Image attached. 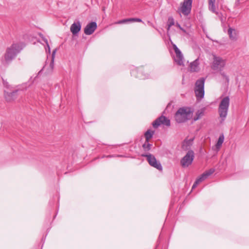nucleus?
Masks as SVG:
<instances>
[{"label": "nucleus", "mask_w": 249, "mask_h": 249, "mask_svg": "<svg viewBox=\"0 0 249 249\" xmlns=\"http://www.w3.org/2000/svg\"><path fill=\"white\" fill-rule=\"evenodd\" d=\"M174 24V20L173 18H168V29L167 30H169L170 29V28L173 26Z\"/></svg>", "instance_id": "nucleus-28"}, {"label": "nucleus", "mask_w": 249, "mask_h": 249, "mask_svg": "<svg viewBox=\"0 0 249 249\" xmlns=\"http://www.w3.org/2000/svg\"><path fill=\"white\" fill-rule=\"evenodd\" d=\"M215 3V0H208L209 9L217 16L220 20L221 23L223 24L225 22L226 18L223 16L222 13L216 11Z\"/></svg>", "instance_id": "nucleus-9"}, {"label": "nucleus", "mask_w": 249, "mask_h": 249, "mask_svg": "<svg viewBox=\"0 0 249 249\" xmlns=\"http://www.w3.org/2000/svg\"><path fill=\"white\" fill-rule=\"evenodd\" d=\"M224 136L223 134L220 135L218 138V141L216 144V147L217 148H218V149L220 148V147L221 146L222 143L224 142Z\"/></svg>", "instance_id": "nucleus-24"}, {"label": "nucleus", "mask_w": 249, "mask_h": 249, "mask_svg": "<svg viewBox=\"0 0 249 249\" xmlns=\"http://www.w3.org/2000/svg\"><path fill=\"white\" fill-rule=\"evenodd\" d=\"M192 113V111L190 108H179L175 114V120L178 123H184L190 119Z\"/></svg>", "instance_id": "nucleus-3"}, {"label": "nucleus", "mask_w": 249, "mask_h": 249, "mask_svg": "<svg viewBox=\"0 0 249 249\" xmlns=\"http://www.w3.org/2000/svg\"><path fill=\"white\" fill-rule=\"evenodd\" d=\"M204 113V108H201V109L198 110L196 112V116L194 117V121H196L200 119L203 115Z\"/></svg>", "instance_id": "nucleus-21"}, {"label": "nucleus", "mask_w": 249, "mask_h": 249, "mask_svg": "<svg viewBox=\"0 0 249 249\" xmlns=\"http://www.w3.org/2000/svg\"><path fill=\"white\" fill-rule=\"evenodd\" d=\"M142 69V68H140L139 69L136 68L132 70L131 72V75L141 79L149 78V75L148 73H144Z\"/></svg>", "instance_id": "nucleus-14"}, {"label": "nucleus", "mask_w": 249, "mask_h": 249, "mask_svg": "<svg viewBox=\"0 0 249 249\" xmlns=\"http://www.w3.org/2000/svg\"><path fill=\"white\" fill-rule=\"evenodd\" d=\"M230 99L229 96L223 98L219 104L218 112L221 119V123L224 121L227 117L230 106Z\"/></svg>", "instance_id": "nucleus-2"}, {"label": "nucleus", "mask_w": 249, "mask_h": 249, "mask_svg": "<svg viewBox=\"0 0 249 249\" xmlns=\"http://www.w3.org/2000/svg\"><path fill=\"white\" fill-rule=\"evenodd\" d=\"M124 157V156L122 155H108V156H103L102 158H105V157H106V158H114V157Z\"/></svg>", "instance_id": "nucleus-30"}, {"label": "nucleus", "mask_w": 249, "mask_h": 249, "mask_svg": "<svg viewBox=\"0 0 249 249\" xmlns=\"http://www.w3.org/2000/svg\"><path fill=\"white\" fill-rule=\"evenodd\" d=\"M226 60L220 56L213 55V60L211 65V68L214 71H223L226 66Z\"/></svg>", "instance_id": "nucleus-6"}, {"label": "nucleus", "mask_w": 249, "mask_h": 249, "mask_svg": "<svg viewBox=\"0 0 249 249\" xmlns=\"http://www.w3.org/2000/svg\"><path fill=\"white\" fill-rule=\"evenodd\" d=\"M199 62L198 58L196 59L190 65V70L191 72H198L199 70Z\"/></svg>", "instance_id": "nucleus-18"}, {"label": "nucleus", "mask_w": 249, "mask_h": 249, "mask_svg": "<svg viewBox=\"0 0 249 249\" xmlns=\"http://www.w3.org/2000/svg\"><path fill=\"white\" fill-rule=\"evenodd\" d=\"M240 2V0H236L235 4L236 5L239 4Z\"/></svg>", "instance_id": "nucleus-32"}, {"label": "nucleus", "mask_w": 249, "mask_h": 249, "mask_svg": "<svg viewBox=\"0 0 249 249\" xmlns=\"http://www.w3.org/2000/svg\"><path fill=\"white\" fill-rule=\"evenodd\" d=\"M3 85L4 86V87L8 88V86L9 85H8V83L7 82H5L4 80H3Z\"/></svg>", "instance_id": "nucleus-31"}, {"label": "nucleus", "mask_w": 249, "mask_h": 249, "mask_svg": "<svg viewBox=\"0 0 249 249\" xmlns=\"http://www.w3.org/2000/svg\"><path fill=\"white\" fill-rule=\"evenodd\" d=\"M160 124H163L167 126L170 125V121L166 117L161 115L155 120L153 123L152 125L154 128L158 127Z\"/></svg>", "instance_id": "nucleus-12"}, {"label": "nucleus", "mask_w": 249, "mask_h": 249, "mask_svg": "<svg viewBox=\"0 0 249 249\" xmlns=\"http://www.w3.org/2000/svg\"><path fill=\"white\" fill-rule=\"evenodd\" d=\"M18 91V90L12 91L11 92L4 91V95L6 99L8 101L15 99L16 98L15 95Z\"/></svg>", "instance_id": "nucleus-19"}, {"label": "nucleus", "mask_w": 249, "mask_h": 249, "mask_svg": "<svg viewBox=\"0 0 249 249\" xmlns=\"http://www.w3.org/2000/svg\"><path fill=\"white\" fill-rule=\"evenodd\" d=\"M214 172V170L212 168L203 173L198 178H196L192 186V189L196 187L199 183L207 178L210 175L213 174Z\"/></svg>", "instance_id": "nucleus-10"}, {"label": "nucleus", "mask_w": 249, "mask_h": 249, "mask_svg": "<svg viewBox=\"0 0 249 249\" xmlns=\"http://www.w3.org/2000/svg\"><path fill=\"white\" fill-rule=\"evenodd\" d=\"M154 133V131H151L150 130H148L145 133V134H144L146 141L149 142V139H150L152 137Z\"/></svg>", "instance_id": "nucleus-25"}, {"label": "nucleus", "mask_w": 249, "mask_h": 249, "mask_svg": "<svg viewBox=\"0 0 249 249\" xmlns=\"http://www.w3.org/2000/svg\"><path fill=\"white\" fill-rule=\"evenodd\" d=\"M228 34L231 39H234L236 38V32L235 29L230 27L228 30Z\"/></svg>", "instance_id": "nucleus-23"}, {"label": "nucleus", "mask_w": 249, "mask_h": 249, "mask_svg": "<svg viewBox=\"0 0 249 249\" xmlns=\"http://www.w3.org/2000/svg\"><path fill=\"white\" fill-rule=\"evenodd\" d=\"M56 52V49H54L53 51V53H52V59H51V62H50L49 66L48 67L47 65H46L43 67V68L42 70H46L47 73H48V74L51 73L53 71V67H54V56H55V54Z\"/></svg>", "instance_id": "nucleus-16"}, {"label": "nucleus", "mask_w": 249, "mask_h": 249, "mask_svg": "<svg viewBox=\"0 0 249 249\" xmlns=\"http://www.w3.org/2000/svg\"><path fill=\"white\" fill-rule=\"evenodd\" d=\"M81 29V24L79 21L74 22L71 24L70 30L73 35H76L80 31Z\"/></svg>", "instance_id": "nucleus-17"}, {"label": "nucleus", "mask_w": 249, "mask_h": 249, "mask_svg": "<svg viewBox=\"0 0 249 249\" xmlns=\"http://www.w3.org/2000/svg\"><path fill=\"white\" fill-rule=\"evenodd\" d=\"M42 38L43 40L46 43V44L47 45V47L45 48L46 52L48 51L49 53H50L51 49H50V46L49 45L48 40L45 37H42Z\"/></svg>", "instance_id": "nucleus-27"}, {"label": "nucleus", "mask_w": 249, "mask_h": 249, "mask_svg": "<svg viewBox=\"0 0 249 249\" xmlns=\"http://www.w3.org/2000/svg\"><path fill=\"white\" fill-rule=\"evenodd\" d=\"M214 172V170L212 168L203 173L198 178H196L192 186V189L196 187L199 183L207 178L210 175L213 174Z\"/></svg>", "instance_id": "nucleus-11"}, {"label": "nucleus", "mask_w": 249, "mask_h": 249, "mask_svg": "<svg viewBox=\"0 0 249 249\" xmlns=\"http://www.w3.org/2000/svg\"><path fill=\"white\" fill-rule=\"evenodd\" d=\"M141 156L146 158V160L150 166L156 168L159 171L162 170V167L160 162L157 160L154 155L151 154H142Z\"/></svg>", "instance_id": "nucleus-7"}, {"label": "nucleus", "mask_w": 249, "mask_h": 249, "mask_svg": "<svg viewBox=\"0 0 249 249\" xmlns=\"http://www.w3.org/2000/svg\"><path fill=\"white\" fill-rule=\"evenodd\" d=\"M171 44L176 53V56L174 58L175 61L179 66L184 65V58L181 51L176 44L172 42H171Z\"/></svg>", "instance_id": "nucleus-8"}, {"label": "nucleus", "mask_w": 249, "mask_h": 249, "mask_svg": "<svg viewBox=\"0 0 249 249\" xmlns=\"http://www.w3.org/2000/svg\"><path fill=\"white\" fill-rule=\"evenodd\" d=\"M193 141V139H192L184 140L182 145L183 148L185 150H188L192 144Z\"/></svg>", "instance_id": "nucleus-22"}, {"label": "nucleus", "mask_w": 249, "mask_h": 249, "mask_svg": "<svg viewBox=\"0 0 249 249\" xmlns=\"http://www.w3.org/2000/svg\"><path fill=\"white\" fill-rule=\"evenodd\" d=\"M194 158L195 153L193 150H188L186 155L180 160L181 166L183 168L188 167L192 164Z\"/></svg>", "instance_id": "nucleus-5"}, {"label": "nucleus", "mask_w": 249, "mask_h": 249, "mask_svg": "<svg viewBox=\"0 0 249 249\" xmlns=\"http://www.w3.org/2000/svg\"><path fill=\"white\" fill-rule=\"evenodd\" d=\"M97 27V23L95 21H92L89 23L84 29V33L86 35H90L92 34Z\"/></svg>", "instance_id": "nucleus-15"}, {"label": "nucleus", "mask_w": 249, "mask_h": 249, "mask_svg": "<svg viewBox=\"0 0 249 249\" xmlns=\"http://www.w3.org/2000/svg\"><path fill=\"white\" fill-rule=\"evenodd\" d=\"M142 22V20L141 18H126L123 20H121L117 21L116 24H123L125 23L128 22Z\"/></svg>", "instance_id": "nucleus-20"}, {"label": "nucleus", "mask_w": 249, "mask_h": 249, "mask_svg": "<svg viewBox=\"0 0 249 249\" xmlns=\"http://www.w3.org/2000/svg\"><path fill=\"white\" fill-rule=\"evenodd\" d=\"M21 50L22 48L18 44H13L10 47L7 48L4 55L3 64H8L11 62Z\"/></svg>", "instance_id": "nucleus-1"}, {"label": "nucleus", "mask_w": 249, "mask_h": 249, "mask_svg": "<svg viewBox=\"0 0 249 249\" xmlns=\"http://www.w3.org/2000/svg\"><path fill=\"white\" fill-rule=\"evenodd\" d=\"M205 80V78L201 77L197 79L195 83L194 92L197 100H201L204 98Z\"/></svg>", "instance_id": "nucleus-4"}, {"label": "nucleus", "mask_w": 249, "mask_h": 249, "mask_svg": "<svg viewBox=\"0 0 249 249\" xmlns=\"http://www.w3.org/2000/svg\"><path fill=\"white\" fill-rule=\"evenodd\" d=\"M220 71V73L221 74V75L222 76V77L224 79H225V80H226L227 82V83H229V78L228 77V76H227L226 75V74L223 71Z\"/></svg>", "instance_id": "nucleus-29"}, {"label": "nucleus", "mask_w": 249, "mask_h": 249, "mask_svg": "<svg viewBox=\"0 0 249 249\" xmlns=\"http://www.w3.org/2000/svg\"><path fill=\"white\" fill-rule=\"evenodd\" d=\"M152 144H150L148 142L146 141L142 145V147L145 151H148L150 150Z\"/></svg>", "instance_id": "nucleus-26"}, {"label": "nucleus", "mask_w": 249, "mask_h": 249, "mask_svg": "<svg viewBox=\"0 0 249 249\" xmlns=\"http://www.w3.org/2000/svg\"><path fill=\"white\" fill-rule=\"evenodd\" d=\"M192 0H184L182 3L180 10L182 13L185 16L188 15L191 11Z\"/></svg>", "instance_id": "nucleus-13"}]
</instances>
